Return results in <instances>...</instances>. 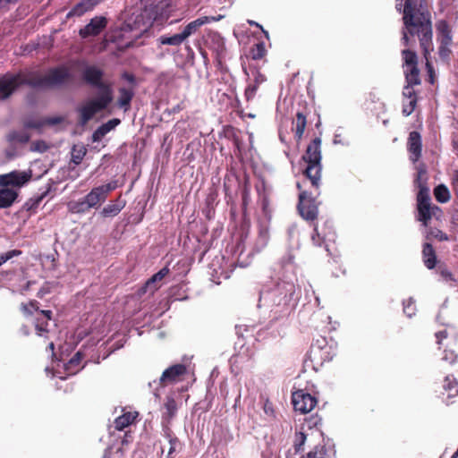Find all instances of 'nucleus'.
Returning a JSON list of instances; mask_svg holds the SVG:
<instances>
[{"mask_svg":"<svg viewBox=\"0 0 458 458\" xmlns=\"http://www.w3.org/2000/svg\"><path fill=\"white\" fill-rule=\"evenodd\" d=\"M403 23L406 30L403 31L402 42L405 47L410 46L409 35L417 36L420 47L426 59V68L429 77V82H434L435 71L429 61L430 53L434 50L432 41L431 14L428 7V2H404Z\"/></svg>","mask_w":458,"mask_h":458,"instance_id":"obj_1","label":"nucleus"},{"mask_svg":"<svg viewBox=\"0 0 458 458\" xmlns=\"http://www.w3.org/2000/svg\"><path fill=\"white\" fill-rule=\"evenodd\" d=\"M144 2L136 4L125 14L124 29L130 31H138L140 34L147 31L154 21L162 23L169 18L171 4L167 2H151L143 4Z\"/></svg>","mask_w":458,"mask_h":458,"instance_id":"obj_2","label":"nucleus"},{"mask_svg":"<svg viewBox=\"0 0 458 458\" xmlns=\"http://www.w3.org/2000/svg\"><path fill=\"white\" fill-rule=\"evenodd\" d=\"M425 169H420L418 172L416 182L419 183V191L417 193V215L416 219L421 222L425 227H428L426 232V240H437L438 242H448L449 235L437 227H428L430 220L435 217L437 220L441 219L443 216V210L437 205L431 203L429 195V189L426 184L420 182V176L425 174Z\"/></svg>","mask_w":458,"mask_h":458,"instance_id":"obj_3","label":"nucleus"},{"mask_svg":"<svg viewBox=\"0 0 458 458\" xmlns=\"http://www.w3.org/2000/svg\"><path fill=\"white\" fill-rule=\"evenodd\" d=\"M29 86L35 89L60 87L72 80L70 70L64 65L51 68L47 74L30 72Z\"/></svg>","mask_w":458,"mask_h":458,"instance_id":"obj_4","label":"nucleus"},{"mask_svg":"<svg viewBox=\"0 0 458 458\" xmlns=\"http://www.w3.org/2000/svg\"><path fill=\"white\" fill-rule=\"evenodd\" d=\"M296 288L293 283L282 281L267 292L263 298L278 308L276 312H289L294 300Z\"/></svg>","mask_w":458,"mask_h":458,"instance_id":"obj_5","label":"nucleus"},{"mask_svg":"<svg viewBox=\"0 0 458 458\" xmlns=\"http://www.w3.org/2000/svg\"><path fill=\"white\" fill-rule=\"evenodd\" d=\"M113 99V95L98 94L97 98L88 100L84 105L78 107L80 124H87L96 114L106 109Z\"/></svg>","mask_w":458,"mask_h":458,"instance_id":"obj_6","label":"nucleus"},{"mask_svg":"<svg viewBox=\"0 0 458 458\" xmlns=\"http://www.w3.org/2000/svg\"><path fill=\"white\" fill-rule=\"evenodd\" d=\"M103 69L91 64L86 66L81 72V79L85 84L98 89V94L113 95L110 82L104 81Z\"/></svg>","mask_w":458,"mask_h":458,"instance_id":"obj_7","label":"nucleus"},{"mask_svg":"<svg viewBox=\"0 0 458 458\" xmlns=\"http://www.w3.org/2000/svg\"><path fill=\"white\" fill-rule=\"evenodd\" d=\"M297 188L301 191L299 193V202L297 209L301 216L306 221L314 222L318 215V203L311 192L301 190V182H297Z\"/></svg>","mask_w":458,"mask_h":458,"instance_id":"obj_8","label":"nucleus"},{"mask_svg":"<svg viewBox=\"0 0 458 458\" xmlns=\"http://www.w3.org/2000/svg\"><path fill=\"white\" fill-rule=\"evenodd\" d=\"M30 74L19 72L16 74L6 73L0 78V98H8L19 87L28 85Z\"/></svg>","mask_w":458,"mask_h":458,"instance_id":"obj_9","label":"nucleus"},{"mask_svg":"<svg viewBox=\"0 0 458 458\" xmlns=\"http://www.w3.org/2000/svg\"><path fill=\"white\" fill-rule=\"evenodd\" d=\"M117 182L113 181L106 184L97 186L91 189V191L84 197L86 202L89 203L92 208H98L102 203H104L109 193L117 188Z\"/></svg>","mask_w":458,"mask_h":458,"instance_id":"obj_10","label":"nucleus"},{"mask_svg":"<svg viewBox=\"0 0 458 458\" xmlns=\"http://www.w3.org/2000/svg\"><path fill=\"white\" fill-rule=\"evenodd\" d=\"M292 401L295 411L301 413L311 411L317 405L318 400L315 396L303 390H298L293 393Z\"/></svg>","mask_w":458,"mask_h":458,"instance_id":"obj_11","label":"nucleus"},{"mask_svg":"<svg viewBox=\"0 0 458 458\" xmlns=\"http://www.w3.org/2000/svg\"><path fill=\"white\" fill-rule=\"evenodd\" d=\"M32 177L31 171L14 170L8 174H0V186L21 188L30 181Z\"/></svg>","mask_w":458,"mask_h":458,"instance_id":"obj_12","label":"nucleus"},{"mask_svg":"<svg viewBox=\"0 0 458 458\" xmlns=\"http://www.w3.org/2000/svg\"><path fill=\"white\" fill-rule=\"evenodd\" d=\"M203 38L205 45L216 54L217 59L224 57L226 50L225 39L218 32L208 30Z\"/></svg>","mask_w":458,"mask_h":458,"instance_id":"obj_13","label":"nucleus"},{"mask_svg":"<svg viewBox=\"0 0 458 458\" xmlns=\"http://www.w3.org/2000/svg\"><path fill=\"white\" fill-rule=\"evenodd\" d=\"M107 20L103 16H96L85 27L81 28L79 35L82 38L98 36L106 27Z\"/></svg>","mask_w":458,"mask_h":458,"instance_id":"obj_14","label":"nucleus"},{"mask_svg":"<svg viewBox=\"0 0 458 458\" xmlns=\"http://www.w3.org/2000/svg\"><path fill=\"white\" fill-rule=\"evenodd\" d=\"M225 15L219 14L216 16L214 15H206L197 18L196 20L189 22L182 30V34L183 35L184 38L187 39L191 35L196 34L199 30L205 24H208L212 21H218L221 19H223Z\"/></svg>","mask_w":458,"mask_h":458,"instance_id":"obj_15","label":"nucleus"},{"mask_svg":"<svg viewBox=\"0 0 458 458\" xmlns=\"http://www.w3.org/2000/svg\"><path fill=\"white\" fill-rule=\"evenodd\" d=\"M407 150L410 154V160L412 163L418 162L422 156V139L419 131L410 132L407 140Z\"/></svg>","mask_w":458,"mask_h":458,"instance_id":"obj_16","label":"nucleus"},{"mask_svg":"<svg viewBox=\"0 0 458 458\" xmlns=\"http://www.w3.org/2000/svg\"><path fill=\"white\" fill-rule=\"evenodd\" d=\"M253 79L250 81L244 91L247 101L254 99L259 86L267 81V77L257 67L250 66Z\"/></svg>","mask_w":458,"mask_h":458,"instance_id":"obj_17","label":"nucleus"},{"mask_svg":"<svg viewBox=\"0 0 458 458\" xmlns=\"http://www.w3.org/2000/svg\"><path fill=\"white\" fill-rule=\"evenodd\" d=\"M170 273L169 267L166 266L160 269L157 273L154 274L150 278L147 280L144 285L140 289V294L147 293H154L157 290L161 287L160 282Z\"/></svg>","mask_w":458,"mask_h":458,"instance_id":"obj_18","label":"nucleus"},{"mask_svg":"<svg viewBox=\"0 0 458 458\" xmlns=\"http://www.w3.org/2000/svg\"><path fill=\"white\" fill-rule=\"evenodd\" d=\"M187 372L186 366L183 364H175L166 369L161 377L160 384L165 386L181 380V377Z\"/></svg>","mask_w":458,"mask_h":458,"instance_id":"obj_19","label":"nucleus"},{"mask_svg":"<svg viewBox=\"0 0 458 458\" xmlns=\"http://www.w3.org/2000/svg\"><path fill=\"white\" fill-rule=\"evenodd\" d=\"M321 140L315 138L307 147L302 158L307 164H321Z\"/></svg>","mask_w":458,"mask_h":458,"instance_id":"obj_20","label":"nucleus"},{"mask_svg":"<svg viewBox=\"0 0 458 458\" xmlns=\"http://www.w3.org/2000/svg\"><path fill=\"white\" fill-rule=\"evenodd\" d=\"M321 164H307L303 175L310 180L311 186L318 191L320 186Z\"/></svg>","mask_w":458,"mask_h":458,"instance_id":"obj_21","label":"nucleus"},{"mask_svg":"<svg viewBox=\"0 0 458 458\" xmlns=\"http://www.w3.org/2000/svg\"><path fill=\"white\" fill-rule=\"evenodd\" d=\"M309 355L311 361L320 365L326 361H330L334 356L332 347L320 348L319 350L317 347H310Z\"/></svg>","mask_w":458,"mask_h":458,"instance_id":"obj_22","label":"nucleus"},{"mask_svg":"<svg viewBox=\"0 0 458 458\" xmlns=\"http://www.w3.org/2000/svg\"><path fill=\"white\" fill-rule=\"evenodd\" d=\"M437 38L439 44H452V30L448 22L441 20L436 24Z\"/></svg>","mask_w":458,"mask_h":458,"instance_id":"obj_23","label":"nucleus"},{"mask_svg":"<svg viewBox=\"0 0 458 458\" xmlns=\"http://www.w3.org/2000/svg\"><path fill=\"white\" fill-rule=\"evenodd\" d=\"M422 259L428 269H433L437 263V257L435 249L430 242L422 245Z\"/></svg>","mask_w":458,"mask_h":458,"instance_id":"obj_24","label":"nucleus"},{"mask_svg":"<svg viewBox=\"0 0 458 458\" xmlns=\"http://www.w3.org/2000/svg\"><path fill=\"white\" fill-rule=\"evenodd\" d=\"M138 414L139 413L137 411H126L123 413L121 416L114 420V428L119 431L123 430L125 428L129 427L135 421Z\"/></svg>","mask_w":458,"mask_h":458,"instance_id":"obj_25","label":"nucleus"},{"mask_svg":"<svg viewBox=\"0 0 458 458\" xmlns=\"http://www.w3.org/2000/svg\"><path fill=\"white\" fill-rule=\"evenodd\" d=\"M294 126L293 132L295 139L299 141L301 140L305 128L307 125V115L302 112H297L294 120L293 121Z\"/></svg>","mask_w":458,"mask_h":458,"instance_id":"obj_26","label":"nucleus"},{"mask_svg":"<svg viewBox=\"0 0 458 458\" xmlns=\"http://www.w3.org/2000/svg\"><path fill=\"white\" fill-rule=\"evenodd\" d=\"M177 411V403L176 401L171 397L167 396L165 402L163 405V412L162 419L166 423H170L172 419L175 416Z\"/></svg>","mask_w":458,"mask_h":458,"instance_id":"obj_27","label":"nucleus"},{"mask_svg":"<svg viewBox=\"0 0 458 458\" xmlns=\"http://www.w3.org/2000/svg\"><path fill=\"white\" fill-rule=\"evenodd\" d=\"M124 207L125 201L118 198L114 202L105 206L100 214L104 217H113L117 216Z\"/></svg>","mask_w":458,"mask_h":458,"instance_id":"obj_28","label":"nucleus"},{"mask_svg":"<svg viewBox=\"0 0 458 458\" xmlns=\"http://www.w3.org/2000/svg\"><path fill=\"white\" fill-rule=\"evenodd\" d=\"M18 198V191L7 187L0 189V208L11 207Z\"/></svg>","mask_w":458,"mask_h":458,"instance_id":"obj_29","label":"nucleus"},{"mask_svg":"<svg viewBox=\"0 0 458 458\" xmlns=\"http://www.w3.org/2000/svg\"><path fill=\"white\" fill-rule=\"evenodd\" d=\"M119 98L117 99V106L123 108L125 111L131 106V102L134 97V91L131 89L120 88Z\"/></svg>","mask_w":458,"mask_h":458,"instance_id":"obj_30","label":"nucleus"},{"mask_svg":"<svg viewBox=\"0 0 458 458\" xmlns=\"http://www.w3.org/2000/svg\"><path fill=\"white\" fill-rule=\"evenodd\" d=\"M92 208L86 202V199L82 198L77 201H71L68 204V209L72 214H84L89 212Z\"/></svg>","mask_w":458,"mask_h":458,"instance_id":"obj_31","label":"nucleus"},{"mask_svg":"<svg viewBox=\"0 0 458 458\" xmlns=\"http://www.w3.org/2000/svg\"><path fill=\"white\" fill-rule=\"evenodd\" d=\"M185 40L182 32L169 36V35H162L157 38V42L160 45H169L178 47L182 44Z\"/></svg>","mask_w":458,"mask_h":458,"instance_id":"obj_32","label":"nucleus"},{"mask_svg":"<svg viewBox=\"0 0 458 458\" xmlns=\"http://www.w3.org/2000/svg\"><path fill=\"white\" fill-rule=\"evenodd\" d=\"M165 437L168 439L170 448L168 451L167 458H173V454L177 451V447L181 445L180 440L174 434L169 427H165L164 429Z\"/></svg>","mask_w":458,"mask_h":458,"instance_id":"obj_33","label":"nucleus"},{"mask_svg":"<svg viewBox=\"0 0 458 458\" xmlns=\"http://www.w3.org/2000/svg\"><path fill=\"white\" fill-rule=\"evenodd\" d=\"M434 197L439 203H447L451 199V193L445 184H439L435 187Z\"/></svg>","mask_w":458,"mask_h":458,"instance_id":"obj_34","label":"nucleus"},{"mask_svg":"<svg viewBox=\"0 0 458 458\" xmlns=\"http://www.w3.org/2000/svg\"><path fill=\"white\" fill-rule=\"evenodd\" d=\"M405 80L407 84L409 85H420V71L418 66H412L411 68H407L405 71Z\"/></svg>","mask_w":458,"mask_h":458,"instance_id":"obj_35","label":"nucleus"},{"mask_svg":"<svg viewBox=\"0 0 458 458\" xmlns=\"http://www.w3.org/2000/svg\"><path fill=\"white\" fill-rule=\"evenodd\" d=\"M87 153V149L83 145H74L72 148V158L71 161L74 165H80L83 160L85 155Z\"/></svg>","mask_w":458,"mask_h":458,"instance_id":"obj_36","label":"nucleus"},{"mask_svg":"<svg viewBox=\"0 0 458 458\" xmlns=\"http://www.w3.org/2000/svg\"><path fill=\"white\" fill-rule=\"evenodd\" d=\"M267 55V49L264 42H259L253 45L250 50V55L253 60H260Z\"/></svg>","mask_w":458,"mask_h":458,"instance_id":"obj_37","label":"nucleus"},{"mask_svg":"<svg viewBox=\"0 0 458 458\" xmlns=\"http://www.w3.org/2000/svg\"><path fill=\"white\" fill-rule=\"evenodd\" d=\"M402 55L407 68L418 66V56L414 51H411L409 48L403 49L402 51Z\"/></svg>","mask_w":458,"mask_h":458,"instance_id":"obj_38","label":"nucleus"},{"mask_svg":"<svg viewBox=\"0 0 458 458\" xmlns=\"http://www.w3.org/2000/svg\"><path fill=\"white\" fill-rule=\"evenodd\" d=\"M48 325L49 320L37 317L35 320V329L37 332V335L39 336H46V334L48 333Z\"/></svg>","mask_w":458,"mask_h":458,"instance_id":"obj_39","label":"nucleus"},{"mask_svg":"<svg viewBox=\"0 0 458 458\" xmlns=\"http://www.w3.org/2000/svg\"><path fill=\"white\" fill-rule=\"evenodd\" d=\"M307 440V434L302 431H297L294 435L293 448L296 454L303 450V446Z\"/></svg>","mask_w":458,"mask_h":458,"instance_id":"obj_40","label":"nucleus"},{"mask_svg":"<svg viewBox=\"0 0 458 458\" xmlns=\"http://www.w3.org/2000/svg\"><path fill=\"white\" fill-rule=\"evenodd\" d=\"M327 453L325 445L318 444L307 454L305 458H326Z\"/></svg>","mask_w":458,"mask_h":458,"instance_id":"obj_41","label":"nucleus"},{"mask_svg":"<svg viewBox=\"0 0 458 458\" xmlns=\"http://www.w3.org/2000/svg\"><path fill=\"white\" fill-rule=\"evenodd\" d=\"M444 389L447 392L448 397L458 395V382L452 381L449 377L445 379Z\"/></svg>","mask_w":458,"mask_h":458,"instance_id":"obj_42","label":"nucleus"},{"mask_svg":"<svg viewBox=\"0 0 458 458\" xmlns=\"http://www.w3.org/2000/svg\"><path fill=\"white\" fill-rule=\"evenodd\" d=\"M38 301L36 300L30 301L28 303H21V310L26 316H31L33 313V310L38 311Z\"/></svg>","mask_w":458,"mask_h":458,"instance_id":"obj_43","label":"nucleus"},{"mask_svg":"<svg viewBox=\"0 0 458 458\" xmlns=\"http://www.w3.org/2000/svg\"><path fill=\"white\" fill-rule=\"evenodd\" d=\"M403 312L409 317L411 318L416 313V305L415 302L412 301L411 299L403 301Z\"/></svg>","mask_w":458,"mask_h":458,"instance_id":"obj_44","label":"nucleus"},{"mask_svg":"<svg viewBox=\"0 0 458 458\" xmlns=\"http://www.w3.org/2000/svg\"><path fill=\"white\" fill-rule=\"evenodd\" d=\"M24 126L28 129L41 130L45 126V123L40 119H30L24 123Z\"/></svg>","mask_w":458,"mask_h":458,"instance_id":"obj_45","label":"nucleus"},{"mask_svg":"<svg viewBox=\"0 0 458 458\" xmlns=\"http://www.w3.org/2000/svg\"><path fill=\"white\" fill-rule=\"evenodd\" d=\"M21 254V250H9L5 253H3L0 255V267L5 263L6 261H8L9 259L14 258V257H18Z\"/></svg>","mask_w":458,"mask_h":458,"instance_id":"obj_46","label":"nucleus"},{"mask_svg":"<svg viewBox=\"0 0 458 458\" xmlns=\"http://www.w3.org/2000/svg\"><path fill=\"white\" fill-rule=\"evenodd\" d=\"M325 238L326 235L321 236L318 229V225H315L313 228V233L311 235V241L313 244L316 246H321L325 241Z\"/></svg>","mask_w":458,"mask_h":458,"instance_id":"obj_47","label":"nucleus"},{"mask_svg":"<svg viewBox=\"0 0 458 458\" xmlns=\"http://www.w3.org/2000/svg\"><path fill=\"white\" fill-rule=\"evenodd\" d=\"M417 106V99L413 100H407L406 103H403V114L405 116L410 115L414 110Z\"/></svg>","mask_w":458,"mask_h":458,"instance_id":"obj_48","label":"nucleus"},{"mask_svg":"<svg viewBox=\"0 0 458 458\" xmlns=\"http://www.w3.org/2000/svg\"><path fill=\"white\" fill-rule=\"evenodd\" d=\"M442 360L448 364H454L457 360V354L453 350L445 349Z\"/></svg>","mask_w":458,"mask_h":458,"instance_id":"obj_49","label":"nucleus"},{"mask_svg":"<svg viewBox=\"0 0 458 458\" xmlns=\"http://www.w3.org/2000/svg\"><path fill=\"white\" fill-rule=\"evenodd\" d=\"M413 86L414 85L407 84L403 89V95L407 100L417 99L416 91L413 89Z\"/></svg>","mask_w":458,"mask_h":458,"instance_id":"obj_50","label":"nucleus"},{"mask_svg":"<svg viewBox=\"0 0 458 458\" xmlns=\"http://www.w3.org/2000/svg\"><path fill=\"white\" fill-rule=\"evenodd\" d=\"M452 44H439L438 47V54L439 56L443 59H446L450 56L452 51L450 49V46Z\"/></svg>","mask_w":458,"mask_h":458,"instance_id":"obj_51","label":"nucleus"},{"mask_svg":"<svg viewBox=\"0 0 458 458\" xmlns=\"http://www.w3.org/2000/svg\"><path fill=\"white\" fill-rule=\"evenodd\" d=\"M82 357L83 355L80 352H76L69 360L67 364V369H70L72 367H79Z\"/></svg>","mask_w":458,"mask_h":458,"instance_id":"obj_52","label":"nucleus"},{"mask_svg":"<svg viewBox=\"0 0 458 458\" xmlns=\"http://www.w3.org/2000/svg\"><path fill=\"white\" fill-rule=\"evenodd\" d=\"M51 290H52V284L49 283V282H46L42 286L41 288L38 290V292L37 293V297L38 298H43L45 295L51 293Z\"/></svg>","mask_w":458,"mask_h":458,"instance_id":"obj_53","label":"nucleus"},{"mask_svg":"<svg viewBox=\"0 0 458 458\" xmlns=\"http://www.w3.org/2000/svg\"><path fill=\"white\" fill-rule=\"evenodd\" d=\"M84 4H85L84 2H79L78 4L69 13L68 16H71V15L81 16V15H82L85 13V11H86Z\"/></svg>","mask_w":458,"mask_h":458,"instance_id":"obj_54","label":"nucleus"},{"mask_svg":"<svg viewBox=\"0 0 458 458\" xmlns=\"http://www.w3.org/2000/svg\"><path fill=\"white\" fill-rule=\"evenodd\" d=\"M121 121L118 118H114L103 123L102 126L105 131L108 133L111 130L114 129L118 124H120Z\"/></svg>","mask_w":458,"mask_h":458,"instance_id":"obj_55","label":"nucleus"},{"mask_svg":"<svg viewBox=\"0 0 458 458\" xmlns=\"http://www.w3.org/2000/svg\"><path fill=\"white\" fill-rule=\"evenodd\" d=\"M310 347H317V349L319 350L320 348L326 349V347H332V346L327 344L326 337H319L315 342H313L311 344Z\"/></svg>","mask_w":458,"mask_h":458,"instance_id":"obj_56","label":"nucleus"},{"mask_svg":"<svg viewBox=\"0 0 458 458\" xmlns=\"http://www.w3.org/2000/svg\"><path fill=\"white\" fill-rule=\"evenodd\" d=\"M63 116H54L44 119L45 125H56L64 122Z\"/></svg>","mask_w":458,"mask_h":458,"instance_id":"obj_57","label":"nucleus"},{"mask_svg":"<svg viewBox=\"0 0 458 458\" xmlns=\"http://www.w3.org/2000/svg\"><path fill=\"white\" fill-rule=\"evenodd\" d=\"M439 273L444 280L447 282H455L454 275L447 268H441Z\"/></svg>","mask_w":458,"mask_h":458,"instance_id":"obj_58","label":"nucleus"},{"mask_svg":"<svg viewBox=\"0 0 458 458\" xmlns=\"http://www.w3.org/2000/svg\"><path fill=\"white\" fill-rule=\"evenodd\" d=\"M107 132L105 131L102 125H100L92 135V139L94 141L100 140Z\"/></svg>","mask_w":458,"mask_h":458,"instance_id":"obj_59","label":"nucleus"},{"mask_svg":"<svg viewBox=\"0 0 458 458\" xmlns=\"http://www.w3.org/2000/svg\"><path fill=\"white\" fill-rule=\"evenodd\" d=\"M264 411L267 415H269V416H275V411H274V408H273V403L271 402H269L268 400H267L264 403Z\"/></svg>","mask_w":458,"mask_h":458,"instance_id":"obj_60","label":"nucleus"},{"mask_svg":"<svg viewBox=\"0 0 458 458\" xmlns=\"http://www.w3.org/2000/svg\"><path fill=\"white\" fill-rule=\"evenodd\" d=\"M447 335L448 334H447L446 330H441V331L437 332L436 338H437V344H439L441 346L443 340L447 338Z\"/></svg>","mask_w":458,"mask_h":458,"instance_id":"obj_61","label":"nucleus"},{"mask_svg":"<svg viewBox=\"0 0 458 458\" xmlns=\"http://www.w3.org/2000/svg\"><path fill=\"white\" fill-rule=\"evenodd\" d=\"M122 77H123V79L127 81L131 85H135L136 84V77H135L134 74L129 73V72H123Z\"/></svg>","mask_w":458,"mask_h":458,"instance_id":"obj_62","label":"nucleus"},{"mask_svg":"<svg viewBox=\"0 0 458 458\" xmlns=\"http://www.w3.org/2000/svg\"><path fill=\"white\" fill-rule=\"evenodd\" d=\"M38 317H40V318H46L47 320H51L52 319V311L51 310H38Z\"/></svg>","mask_w":458,"mask_h":458,"instance_id":"obj_63","label":"nucleus"},{"mask_svg":"<svg viewBox=\"0 0 458 458\" xmlns=\"http://www.w3.org/2000/svg\"><path fill=\"white\" fill-rule=\"evenodd\" d=\"M103 458H114V453L112 451V448H107L105 450Z\"/></svg>","mask_w":458,"mask_h":458,"instance_id":"obj_64","label":"nucleus"}]
</instances>
